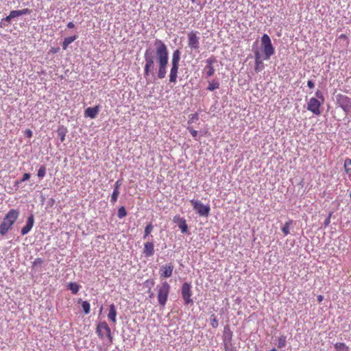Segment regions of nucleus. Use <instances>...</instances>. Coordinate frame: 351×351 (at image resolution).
Wrapping results in <instances>:
<instances>
[{
    "mask_svg": "<svg viewBox=\"0 0 351 351\" xmlns=\"http://www.w3.org/2000/svg\"><path fill=\"white\" fill-rule=\"evenodd\" d=\"M156 56L158 63V77L163 79L166 76L167 66L169 61V52L166 45L160 40H156Z\"/></svg>",
    "mask_w": 351,
    "mask_h": 351,
    "instance_id": "obj_1",
    "label": "nucleus"
},
{
    "mask_svg": "<svg viewBox=\"0 0 351 351\" xmlns=\"http://www.w3.org/2000/svg\"><path fill=\"white\" fill-rule=\"evenodd\" d=\"M19 215V210L14 208L7 213L0 224L1 235H5L12 228V226L18 219Z\"/></svg>",
    "mask_w": 351,
    "mask_h": 351,
    "instance_id": "obj_2",
    "label": "nucleus"
},
{
    "mask_svg": "<svg viewBox=\"0 0 351 351\" xmlns=\"http://www.w3.org/2000/svg\"><path fill=\"white\" fill-rule=\"evenodd\" d=\"M144 77L147 80V84H148L149 83V77L154 75L155 70V56L154 50L151 48L147 49L144 53Z\"/></svg>",
    "mask_w": 351,
    "mask_h": 351,
    "instance_id": "obj_3",
    "label": "nucleus"
},
{
    "mask_svg": "<svg viewBox=\"0 0 351 351\" xmlns=\"http://www.w3.org/2000/svg\"><path fill=\"white\" fill-rule=\"evenodd\" d=\"M316 97H312L307 103V110L314 114L319 115L321 114L320 107L324 102V97L321 90H317L315 93Z\"/></svg>",
    "mask_w": 351,
    "mask_h": 351,
    "instance_id": "obj_4",
    "label": "nucleus"
},
{
    "mask_svg": "<svg viewBox=\"0 0 351 351\" xmlns=\"http://www.w3.org/2000/svg\"><path fill=\"white\" fill-rule=\"evenodd\" d=\"M180 55L181 52L179 49L175 50L172 54L169 73V82L171 83H176L177 82Z\"/></svg>",
    "mask_w": 351,
    "mask_h": 351,
    "instance_id": "obj_5",
    "label": "nucleus"
},
{
    "mask_svg": "<svg viewBox=\"0 0 351 351\" xmlns=\"http://www.w3.org/2000/svg\"><path fill=\"white\" fill-rule=\"evenodd\" d=\"M95 332L100 339L104 340L106 338L109 343L112 344L113 336L111 329L106 321L99 322L97 324Z\"/></svg>",
    "mask_w": 351,
    "mask_h": 351,
    "instance_id": "obj_6",
    "label": "nucleus"
},
{
    "mask_svg": "<svg viewBox=\"0 0 351 351\" xmlns=\"http://www.w3.org/2000/svg\"><path fill=\"white\" fill-rule=\"evenodd\" d=\"M170 292V285L167 281L163 282L160 286H158V300L160 306L164 307L167 302Z\"/></svg>",
    "mask_w": 351,
    "mask_h": 351,
    "instance_id": "obj_7",
    "label": "nucleus"
},
{
    "mask_svg": "<svg viewBox=\"0 0 351 351\" xmlns=\"http://www.w3.org/2000/svg\"><path fill=\"white\" fill-rule=\"evenodd\" d=\"M261 45L265 54V60H268L274 53V48L271 44V39L267 34H263L261 38Z\"/></svg>",
    "mask_w": 351,
    "mask_h": 351,
    "instance_id": "obj_8",
    "label": "nucleus"
},
{
    "mask_svg": "<svg viewBox=\"0 0 351 351\" xmlns=\"http://www.w3.org/2000/svg\"><path fill=\"white\" fill-rule=\"evenodd\" d=\"M337 104L343 110L346 114L351 111V99L342 94H338L336 96Z\"/></svg>",
    "mask_w": 351,
    "mask_h": 351,
    "instance_id": "obj_9",
    "label": "nucleus"
},
{
    "mask_svg": "<svg viewBox=\"0 0 351 351\" xmlns=\"http://www.w3.org/2000/svg\"><path fill=\"white\" fill-rule=\"evenodd\" d=\"M193 205V209L201 217H208L210 210V208L208 205H204L200 201L191 199L190 201Z\"/></svg>",
    "mask_w": 351,
    "mask_h": 351,
    "instance_id": "obj_10",
    "label": "nucleus"
},
{
    "mask_svg": "<svg viewBox=\"0 0 351 351\" xmlns=\"http://www.w3.org/2000/svg\"><path fill=\"white\" fill-rule=\"evenodd\" d=\"M181 294H182V297L184 301V304L186 305L193 303V301L191 299L192 291H191V285L190 283L184 282L182 285V289H181Z\"/></svg>",
    "mask_w": 351,
    "mask_h": 351,
    "instance_id": "obj_11",
    "label": "nucleus"
},
{
    "mask_svg": "<svg viewBox=\"0 0 351 351\" xmlns=\"http://www.w3.org/2000/svg\"><path fill=\"white\" fill-rule=\"evenodd\" d=\"M216 62L217 60L214 56H211L206 60V65L204 69V73L206 74V77H210L215 74L214 64Z\"/></svg>",
    "mask_w": 351,
    "mask_h": 351,
    "instance_id": "obj_12",
    "label": "nucleus"
},
{
    "mask_svg": "<svg viewBox=\"0 0 351 351\" xmlns=\"http://www.w3.org/2000/svg\"><path fill=\"white\" fill-rule=\"evenodd\" d=\"M232 332L231 331L230 327L228 326H226L223 328V341L224 343V350L225 351H231L234 350L233 349H230L228 345L231 343L232 339Z\"/></svg>",
    "mask_w": 351,
    "mask_h": 351,
    "instance_id": "obj_13",
    "label": "nucleus"
},
{
    "mask_svg": "<svg viewBox=\"0 0 351 351\" xmlns=\"http://www.w3.org/2000/svg\"><path fill=\"white\" fill-rule=\"evenodd\" d=\"M188 45L191 49H197L199 48V38L196 32H191L188 34Z\"/></svg>",
    "mask_w": 351,
    "mask_h": 351,
    "instance_id": "obj_14",
    "label": "nucleus"
},
{
    "mask_svg": "<svg viewBox=\"0 0 351 351\" xmlns=\"http://www.w3.org/2000/svg\"><path fill=\"white\" fill-rule=\"evenodd\" d=\"M173 221L176 223L182 233H186L188 232V226L186 220L181 217L179 215L174 216Z\"/></svg>",
    "mask_w": 351,
    "mask_h": 351,
    "instance_id": "obj_15",
    "label": "nucleus"
},
{
    "mask_svg": "<svg viewBox=\"0 0 351 351\" xmlns=\"http://www.w3.org/2000/svg\"><path fill=\"white\" fill-rule=\"evenodd\" d=\"M34 224V215L31 214L27 219L26 224L24 227L21 229V234L23 236L27 234L29 232V231L32 230Z\"/></svg>",
    "mask_w": 351,
    "mask_h": 351,
    "instance_id": "obj_16",
    "label": "nucleus"
},
{
    "mask_svg": "<svg viewBox=\"0 0 351 351\" xmlns=\"http://www.w3.org/2000/svg\"><path fill=\"white\" fill-rule=\"evenodd\" d=\"M173 271V266L172 264H166L162 265L160 270V275L161 277L169 278L172 275Z\"/></svg>",
    "mask_w": 351,
    "mask_h": 351,
    "instance_id": "obj_17",
    "label": "nucleus"
},
{
    "mask_svg": "<svg viewBox=\"0 0 351 351\" xmlns=\"http://www.w3.org/2000/svg\"><path fill=\"white\" fill-rule=\"evenodd\" d=\"M99 112V106L88 107L84 110V116L90 119H95Z\"/></svg>",
    "mask_w": 351,
    "mask_h": 351,
    "instance_id": "obj_18",
    "label": "nucleus"
},
{
    "mask_svg": "<svg viewBox=\"0 0 351 351\" xmlns=\"http://www.w3.org/2000/svg\"><path fill=\"white\" fill-rule=\"evenodd\" d=\"M143 253L145 257H150L154 254V245L153 242H146L144 243Z\"/></svg>",
    "mask_w": 351,
    "mask_h": 351,
    "instance_id": "obj_19",
    "label": "nucleus"
},
{
    "mask_svg": "<svg viewBox=\"0 0 351 351\" xmlns=\"http://www.w3.org/2000/svg\"><path fill=\"white\" fill-rule=\"evenodd\" d=\"M116 317H117V310H116L115 306L114 304H111L109 306V312L108 314V317L113 324H116V322H117Z\"/></svg>",
    "mask_w": 351,
    "mask_h": 351,
    "instance_id": "obj_20",
    "label": "nucleus"
},
{
    "mask_svg": "<svg viewBox=\"0 0 351 351\" xmlns=\"http://www.w3.org/2000/svg\"><path fill=\"white\" fill-rule=\"evenodd\" d=\"M31 12L32 10L29 8H25L19 10H12L10 12V17H12L14 19L24 14H29Z\"/></svg>",
    "mask_w": 351,
    "mask_h": 351,
    "instance_id": "obj_21",
    "label": "nucleus"
},
{
    "mask_svg": "<svg viewBox=\"0 0 351 351\" xmlns=\"http://www.w3.org/2000/svg\"><path fill=\"white\" fill-rule=\"evenodd\" d=\"M57 132H58V135L60 139V141L64 142L65 140V136L67 133L66 128L65 127H64L63 125H60L58 127Z\"/></svg>",
    "mask_w": 351,
    "mask_h": 351,
    "instance_id": "obj_22",
    "label": "nucleus"
},
{
    "mask_svg": "<svg viewBox=\"0 0 351 351\" xmlns=\"http://www.w3.org/2000/svg\"><path fill=\"white\" fill-rule=\"evenodd\" d=\"M220 83L219 81L213 80L208 82V85L206 89L209 91H213L215 90H217L219 88Z\"/></svg>",
    "mask_w": 351,
    "mask_h": 351,
    "instance_id": "obj_23",
    "label": "nucleus"
},
{
    "mask_svg": "<svg viewBox=\"0 0 351 351\" xmlns=\"http://www.w3.org/2000/svg\"><path fill=\"white\" fill-rule=\"evenodd\" d=\"M77 38V36L74 35L73 36L66 37L64 38L63 43H62V49L64 50H66L68 47V46L72 43L73 41H75Z\"/></svg>",
    "mask_w": 351,
    "mask_h": 351,
    "instance_id": "obj_24",
    "label": "nucleus"
},
{
    "mask_svg": "<svg viewBox=\"0 0 351 351\" xmlns=\"http://www.w3.org/2000/svg\"><path fill=\"white\" fill-rule=\"evenodd\" d=\"M343 167L345 169V172L346 174L349 176V178H351V159L350 158H346L344 161Z\"/></svg>",
    "mask_w": 351,
    "mask_h": 351,
    "instance_id": "obj_25",
    "label": "nucleus"
},
{
    "mask_svg": "<svg viewBox=\"0 0 351 351\" xmlns=\"http://www.w3.org/2000/svg\"><path fill=\"white\" fill-rule=\"evenodd\" d=\"M334 347L336 351H350L349 347L342 342L336 343Z\"/></svg>",
    "mask_w": 351,
    "mask_h": 351,
    "instance_id": "obj_26",
    "label": "nucleus"
},
{
    "mask_svg": "<svg viewBox=\"0 0 351 351\" xmlns=\"http://www.w3.org/2000/svg\"><path fill=\"white\" fill-rule=\"evenodd\" d=\"M293 223V220L289 219L285 222L284 226L282 228V232L285 236L288 235L290 233L289 228Z\"/></svg>",
    "mask_w": 351,
    "mask_h": 351,
    "instance_id": "obj_27",
    "label": "nucleus"
},
{
    "mask_svg": "<svg viewBox=\"0 0 351 351\" xmlns=\"http://www.w3.org/2000/svg\"><path fill=\"white\" fill-rule=\"evenodd\" d=\"M68 289L71 291L73 294H76L79 291L80 285L77 283L70 282L68 285Z\"/></svg>",
    "mask_w": 351,
    "mask_h": 351,
    "instance_id": "obj_28",
    "label": "nucleus"
},
{
    "mask_svg": "<svg viewBox=\"0 0 351 351\" xmlns=\"http://www.w3.org/2000/svg\"><path fill=\"white\" fill-rule=\"evenodd\" d=\"M264 69V64L262 60H255L254 71L256 73L261 71Z\"/></svg>",
    "mask_w": 351,
    "mask_h": 351,
    "instance_id": "obj_29",
    "label": "nucleus"
},
{
    "mask_svg": "<svg viewBox=\"0 0 351 351\" xmlns=\"http://www.w3.org/2000/svg\"><path fill=\"white\" fill-rule=\"evenodd\" d=\"M210 326H212V328H217L219 326V323L217 317L215 314L210 315Z\"/></svg>",
    "mask_w": 351,
    "mask_h": 351,
    "instance_id": "obj_30",
    "label": "nucleus"
},
{
    "mask_svg": "<svg viewBox=\"0 0 351 351\" xmlns=\"http://www.w3.org/2000/svg\"><path fill=\"white\" fill-rule=\"evenodd\" d=\"M120 194V191L118 190H113V192L110 197V202L114 204L117 201V198Z\"/></svg>",
    "mask_w": 351,
    "mask_h": 351,
    "instance_id": "obj_31",
    "label": "nucleus"
},
{
    "mask_svg": "<svg viewBox=\"0 0 351 351\" xmlns=\"http://www.w3.org/2000/svg\"><path fill=\"white\" fill-rule=\"evenodd\" d=\"M287 343V337L284 335H282L279 337L278 341V348H282L286 346Z\"/></svg>",
    "mask_w": 351,
    "mask_h": 351,
    "instance_id": "obj_32",
    "label": "nucleus"
},
{
    "mask_svg": "<svg viewBox=\"0 0 351 351\" xmlns=\"http://www.w3.org/2000/svg\"><path fill=\"white\" fill-rule=\"evenodd\" d=\"M154 229V226L152 223L147 225V226L145 228L144 231V237L143 238L145 239L149 234L152 232Z\"/></svg>",
    "mask_w": 351,
    "mask_h": 351,
    "instance_id": "obj_33",
    "label": "nucleus"
},
{
    "mask_svg": "<svg viewBox=\"0 0 351 351\" xmlns=\"http://www.w3.org/2000/svg\"><path fill=\"white\" fill-rule=\"evenodd\" d=\"M127 215V211L124 206H121L117 211V216L119 219H122Z\"/></svg>",
    "mask_w": 351,
    "mask_h": 351,
    "instance_id": "obj_34",
    "label": "nucleus"
},
{
    "mask_svg": "<svg viewBox=\"0 0 351 351\" xmlns=\"http://www.w3.org/2000/svg\"><path fill=\"white\" fill-rule=\"evenodd\" d=\"M46 175V167L45 165H41L38 170L37 176L39 178H43Z\"/></svg>",
    "mask_w": 351,
    "mask_h": 351,
    "instance_id": "obj_35",
    "label": "nucleus"
},
{
    "mask_svg": "<svg viewBox=\"0 0 351 351\" xmlns=\"http://www.w3.org/2000/svg\"><path fill=\"white\" fill-rule=\"evenodd\" d=\"M83 311L86 314H88L90 311V304L87 301H84L82 304Z\"/></svg>",
    "mask_w": 351,
    "mask_h": 351,
    "instance_id": "obj_36",
    "label": "nucleus"
},
{
    "mask_svg": "<svg viewBox=\"0 0 351 351\" xmlns=\"http://www.w3.org/2000/svg\"><path fill=\"white\" fill-rule=\"evenodd\" d=\"M199 119V114L197 113L191 114L189 116V119L188 121L189 124H191Z\"/></svg>",
    "mask_w": 351,
    "mask_h": 351,
    "instance_id": "obj_37",
    "label": "nucleus"
},
{
    "mask_svg": "<svg viewBox=\"0 0 351 351\" xmlns=\"http://www.w3.org/2000/svg\"><path fill=\"white\" fill-rule=\"evenodd\" d=\"M43 261L40 258H37L34 260V261L32 263V267H36L37 266H40L43 264Z\"/></svg>",
    "mask_w": 351,
    "mask_h": 351,
    "instance_id": "obj_38",
    "label": "nucleus"
},
{
    "mask_svg": "<svg viewBox=\"0 0 351 351\" xmlns=\"http://www.w3.org/2000/svg\"><path fill=\"white\" fill-rule=\"evenodd\" d=\"M29 178H30V174L28 173H25L23 174L22 178L19 181H18L16 183L17 184H21V183H22V182L29 180Z\"/></svg>",
    "mask_w": 351,
    "mask_h": 351,
    "instance_id": "obj_39",
    "label": "nucleus"
},
{
    "mask_svg": "<svg viewBox=\"0 0 351 351\" xmlns=\"http://www.w3.org/2000/svg\"><path fill=\"white\" fill-rule=\"evenodd\" d=\"M187 129L189 130V131L190 132V133L191 134L193 137L195 138L197 136V130H195L193 128H190V127H188Z\"/></svg>",
    "mask_w": 351,
    "mask_h": 351,
    "instance_id": "obj_40",
    "label": "nucleus"
},
{
    "mask_svg": "<svg viewBox=\"0 0 351 351\" xmlns=\"http://www.w3.org/2000/svg\"><path fill=\"white\" fill-rule=\"evenodd\" d=\"M331 215H332V213H330L328 217L325 219V221L324 222V225L325 227H327V226H329V224L330 223Z\"/></svg>",
    "mask_w": 351,
    "mask_h": 351,
    "instance_id": "obj_41",
    "label": "nucleus"
},
{
    "mask_svg": "<svg viewBox=\"0 0 351 351\" xmlns=\"http://www.w3.org/2000/svg\"><path fill=\"white\" fill-rule=\"evenodd\" d=\"M121 182L120 180H119L116 181L114 186V189L119 191V188L121 187Z\"/></svg>",
    "mask_w": 351,
    "mask_h": 351,
    "instance_id": "obj_42",
    "label": "nucleus"
},
{
    "mask_svg": "<svg viewBox=\"0 0 351 351\" xmlns=\"http://www.w3.org/2000/svg\"><path fill=\"white\" fill-rule=\"evenodd\" d=\"M254 58H255V60H261L260 51L258 50H256L254 51Z\"/></svg>",
    "mask_w": 351,
    "mask_h": 351,
    "instance_id": "obj_43",
    "label": "nucleus"
},
{
    "mask_svg": "<svg viewBox=\"0 0 351 351\" xmlns=\"http://www.w3.org/2000/svg\"><path fill=\"white\" fill-rule=\"evenodd\" d=\"M25 135L27 138H31L32 136V132L29 129H27L25 132Z\"/></svg>",
    "mask_w": 351,
    "mask_h": 351,
    "instance_id": "obj_44",
    "label": "nucleus"
},
{
    "mask_svg": "<svg viewBox=\"0 0 351 351\" xmlns=\"http://www.w3.org/2000/svg\"><path fill=\"white\" fill-rule=\"evenodd\" d=\"M307 86L310 88H313L314 86H315V84L313 81L311 80H308L307 82Z\"/></svg>",
    "mask_w": 351,
    "mask_h": 351,
    "instance_id": "obj_45",
    "label": "nucleus"
},
{
    "mask_svg": "<svg viewBox=\"0 0 351 351\" xmlns=\"http://www.w3.org/2000/svg\"><path fill=\"white\" fill-rule=\"evenodd\" d=\"M67 27L70 28V29L74 28L75 27V25H74V23L73 22H69L67 24Z\"/></svg>",
    "mask_w": 351,
    "mask_h": 351,
    "instance_id": "obj_46",
    "label": "nucleus"
},
{
    "mask_svg": "<svg viewBox=\"0 0 351 351\" xmlns=\"http://www.w3.org/2000/svg\"><path fill=\"white\" fill-rule=\"evenodd\" d=\"M59 51V48H55V47H52L51 49H50V51L51 53H56L57 52H58Z\"/></svg>",
    "mask_w": 351,
    "mask_h": 351,
    "instance_id": "obj_47",
    "label": "nucleus"
},
{
    "mask_svg": "<svg viewBox=\"0 0 351 351\" xmlns=\"http://www.w3.org/2000/svg\"><path fill=\"white\" fill-rule=\"evenodd\" d=\"M339 39H344V40H347L348 39V36L346 35V34H341L339 36Z\"/></svg>",
    "mask_w": 351,
    "mask_h": 351,
    "instance_id": "obj_48",
    "label": "nucleus"
},
{
    "mask_svg": "<svg viewBox=\"0 0 351 351\" xmlns=\"http://www.w3.org/2000/svg\"><path fill=\"white\" fill-rule=\"evenodd\" d=\"M13 19L12 17H10V14L6 16L4 20L6 21V22H10L11 21V19Z\"/></svg>",
    "mask_w": 351,
    "mask_h": 351,
    "instance_id": "obj_49",
    "label": "nucleus"
},
{
    "mask_svg": "<svg viewBox=\"0 0 351 351\" xmlns=\"http://www.w3.org/2000/svg\"><path fill=\"white\" fill-rule=\"evenodd\" d=\"M324 297L322 295L317 296V301L320 303L323 301Z\"/></svg>",
    "mask_w": 351,
    "mask_h": 351,
    "instance_id": "obj_50",
    "label": "nucleus"
},
{
    "mask_svg": "<svg viewBox=\"0 0 351 351\" xmlns=\"http://www.w3.org/2000/svg\"><path fill=\"white\" fill-rule=\"evenodd\" d=\"M149 292L150 293L149 294V298H152L154 296V293L150 291V289L149 290Z\"/></svg>",
    "mask_w": 351,
    "mask_h": 351,
    "instance_id": "obj_51",
    "label": "nucleus"
},
{
    "mask_svg": "<svg viewBox=\"0 0 351 351\" xmlns=\"http://www.w3.org/2000/svg\"><path fill=\"white\" fill-rule=\"evenodd\" d=\"M192 3H194L195 0H191Z\"/></svg>",
    "mask_w": 351,
    "mask_h": 351,
    "instance_id": "obj_52",
    "label": "nucleus"
},
{
    "mask_svg": "<svg viewBox=\"0 0 351 351\" xmlns=\"http://www.w3.org/2000/svg\"><path fill=\"white\" fill-rule=\"evenodd\" d=\"M350 197H351V192H350Z\"/></svg>",
    "mask_w": 351,
    "mask_h": 351,
    "instance_id": "obj_53",
    "label": "nucleus"
},
{
    "mask_svg": "<svg viewBox=\"0 0 351 351\" xmlns=\"http://www.w3.org/2000/svg\"><path fill=\"white\" fill-rule=\"evenodd\" d=\"M231 351H235V350H231Z\"/></svg>",
    "mask_w": 351,
    "mask_h": 351,
    "instance_id": "obj_54",
    "label": "nucleus"
}]
</instances>
